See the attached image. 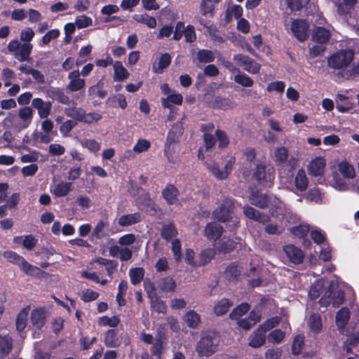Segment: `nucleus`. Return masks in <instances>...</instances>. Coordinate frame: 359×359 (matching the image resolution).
I'll return each instance as SVG.
<instances>
[{
  "mask_svg": "<svg viewBox=\"0 0 359 359\" xmlns=\"http://www.w3.org/2000/svg\"><path fill=\"white\" fill-rule=\"evenodd\" d=\"M284 338L285 332L278 329L271 332L268 335L269 341L273 344H280Z\"/></svg>",
  "mask_w": 359,
  "mask_h": 359,
  "instance_id": "nucleus-60",
  "label": "nucleus"
},
{
  "mask_svg": "<svg viewBox=\"0 0 359 359\" xmlns=\"http://www.w3.org/2000/svg\"><path fill=\"white\" fill-rule=\"evenodd\" d=\"M172 143L167 142L165 153L167 157L168 161L172 164H178L180 162L179 156L175 154L174 146L172 145Z\"/></svg>",
  "mask_w": 359,
  "mask_h": 359,
  "instance_id": "nucleus-51",
  "label": "nucleus"
},
{
  "mask_svg": "<svg viewBox=\"0 0 359 359\" xmlns=\"http://www.w3.org/2000/svg\"><path fill=\"white\" fill-rule=\"evenodd\" d=\"M140 197L136 199L139 208L142 210L148 211L149 208L155 210L156 205L150 198L149 194L143 189H138Z\"/></svg>",
  "mask_w": 359,
  "mask_h": 359,
  "instance_id": "nucleus-15",
  "label": "nucleus"
},
{
  "mask_svg": "<svg viewBox=\"0 0 359 359\" xmlns=\"http://www.w3.org/2000/svg\"><path fill=\"white\" fill-rule=\"evenodd\" d=\"M215 255L214 249L208 248L203 250L199 255L198 266L209 263Z\"/></svg>",
  "mask_w": 359,
  "mask_h": 359,
  "instance_id": "nucleus-48",
  "label": "nucleus"
},
{
  "mask_svg": "<svg viewBox=\"0 0 359 359\" xmlns=\"http://www.w3.org/2000/svg\"><path fill=\"white\" fill-rule=\"evenodd\" d=\"M218 339L214 334L203 335L196 346V351L200 356H210L217 347Z\"/></svg>",
  "mask_w": 359,
  "mask_h": 359,
  "instance_id": "nucleus-7",
  "label": "nucleus"
},
{
  "mask_svg": "<svg viewBox=\"0 0 359 359\" xmlns=\"http://www.w3.org/2000/svg\"><path fill=\"white\" fill-rule=\"evenodd\" d=\"M3 256L8 262L18 265L21 269V270H22L27 275L34 276L37 274L40 271L38 267L30 264L25 260L23 257L18 255L15 252L5 251L3 253Z\"/></svg>",
  "mask_w": 359,
  "mask_h": 359,
  "instance_id": "nucleus-6",
  "label": "nucleus"
},
{
  "mask_svg": "<svg viewBox=\"0 0 359 359\" xmlns=\"http://www.w3.org/2000/svg\"><path fill=\"white\" fill-rule=\"evenodd\" d=\"M280 323L278 317H273L262 324L249 338V346L252 348L262 346L266 341V332L275 327Z\"/></svg>",
  "mask_w": 359,
  "mask_h": 359,
  "instance_id": "nucleus-3",
  "label": "nucleus"
},
{
  "mask_svg": "<svg viewBox=\"0 0 359 359\" xmlns=\"http://www.w3.org/2000/svg\"><path fill=\"white\" fill-rule=\"evenodd\" d=\"M150 147L151 142L146 139L141 138L139 139L133 146V151L136 154H139L148 151Z\"/></svg>",
  "mask_w": 359,
  "mask_h": 359,
  "instance_id": "nucleus-47",
  "label": "nucleus"
},
{
  "mask_svg": "<svg viewBox=\"0 0 359 359\" xmlns=\"http://www.w3.org/2000/svg\"><path fill=\"white\" fill-rule=\"evenodd\" d=\"M250 203L260 208L267 207L269 203L268 197L264 194L258 193L252 194L250 198Z\"/></svg>",
  "mask_w": 359,
  "mask_h": 359,
  "instance_id": "nucleus-38",
  "label": "nucleus"
},
{
  "mask_svg": "<svg viewBox=\"0 0 359 359\" xmlns=\"http://www.w3.org/2000/svg\"><path fill=\"white\" fill-rule=\"evenodd\" d=\"M183 127L181 122H177L170 129L167 137V142H175L182 134Z\"/></svg>",
  "mask_w": 359,
  "mask_h": 359,
  "instance_id": "nucleus-37",
  "label": "nucleus"
},
{
  "mask_svg": "<svg viewBox=\"0 0 359 359\" xmlns=\"http://www.w3.org/2000/svg\"><path fill=\"white\" fill-rule=\"evenodd\" d=\"M114 69V80L115 81H123L129 77V72L124 67L122 62L116 61L113 64Z\"/></svg>",
  "mask_w": 359,
  "mask_h": 359,
  "instance_id": "nucleus-19",
  "label": "nucleus"
},
{
  "mask_svg": "<svg viewBox=\"0 0 359 359\" xmlns=\"http://www.w3.org/2000/svg\"><path fill=\"white\" fill-rule=\"evenodd\" d=\"M309 325L311 331L319 332L322 328V321L318 314H312L309 320Z\"/></svg>",
  "mask_w": 359,
  "mask_h": 359,
  "instance_id": "nucleus-55",
  "label": "nucleus"
},
{
  "mask_svg": "<svg viewBox=\"0 0 359 359\" xmlns=\"http://www.w3.org/2000/svg\"><path fill=\"white\" fill-rule=\"evenodd\" d=\"M118 11H119V8L118 6L109 4V5H107V6H104V7H102L100 12L102 15L108 16L107 18H106L104 19V22H109L114 20H120V18L116 16L109 17V15L118 12Z\"/></svg>",
  "mask_w": 359,
  "mask_h": 359,
  "instance_id": "nucleus-42",
  "label": "nucleus"
},
{
  "mask_svg": "<svg viewBox=\"0 0 359 359\" xmlns=\"http://www.w3.org/2000/svg\"><path fill=\"white\" fill-rule=\"evenodd\" d=\"M81 145L93 154L97 153L101 148L100 142L94 139L83 140L81 141Z\"/></svg>",
  "mask_w": 359,
  "mask_h": 359,
  "instance_id": "nucleus-44",
  "label": "nucleus"
},
{
  "mask_svg": "<svg viewBox=\"0 0 359 359\" xmlns=\"http://www.w3.org/2000/svg\"><path fill=\"white\" fill-rule=\"evenodd\" d=\"M198 60L201 62H210L215 59L213 53L208 50H201L197 54Z\"/></svg>",
  "mask_w": 359,
  "mask_h": 359,
  "instance_id": "nucleus-63",
  "label": "nucleus"
},
{
  "mask_svg": "<svg viewBox=\"0 0 359 359\" xmlns=\"http://www.w3.org/2000/svg\"><path fill=\"white\" fill-rule=\"evenodd\" d=\"M323 198V194L318 189H313L309 190L306 194V199L311 202H315L316 203H320Z\"/></svg>",
  "mask_w": 359,
  "mask_h": 359,
  "instance_id": "nucleus-62",
  "label": "nucleus"
},
{
  "mask_svg": "<svg viewBox=\"0 0 359 359\" xmlns=\"http://www.w3.org/2000/svg\"><path fill=\"white\" fill-rule=\"evenodd\" d=\"M308 183L309 182L305 171L302 169L299 170L294 177V184L296 188L299 191H303L306 189Z\"/></svg>",
  "mask_w": 359,
  "mask_h": 359,
  "instance_id": "nucleus-33",
  "label": "nucleus"
},
{
  "mask_svg": "<svg viewBox=\"0 0 359 359\" xmlns=\"http://www.w3.org/2000/svg\"><path fill=\"white\" fill-rule=\"evenodd\" d=\"M75 23L78 29H83L90 26L93 23V20L90 17L82 15L76 18Z\"/></svg>",
  "mask_w": 359,
  "mask_h": 359,
  "instance_id": "nucleus-61",
  "label": "nucleus"
},
{
  "mask_svg": "<svg viewBox=\"0 0 359 359\" xmlns=\"http://www.w3.org/2000/svg\"><path fill=\"white\" fill-rule=\"evenodd\" d=\"M254 177L261 183L270 187L274 180V169L269 165L259 163L257 165Z\"/></svg>",
  "mask_w": 359,
  "mask_h": 359,
  "instance_id": "nucleus-9",
  "label": "nucleus"
},
{
  "mask_svg": "<svg viewBox=\"0 0 359 359\" xmlns=\"http://www.w3.org/2000/svg\"><path fill=\"white\" fill-rule=\"evenodd\" d=\"M13 349V339L8 335L0 336V359H10L9 353Z\"/></svg>",
  "mask_w": 359,
  "mask_h": 359,
  "instance_id": "nucleus-17",
  "label": "nucleus"
},
{
  "mask_svg": "<svg viewBox=\"0 0 359 359\" xmlns=\"http://www.w3.org/2000/svg\"><path fill=\"white\" fill-rule=\"evenodd\" d=\"M60 36V31L57 29L48 31L41 39L40 46L47 45L52 40L57 39Z\"/></svg>",
  "mask_w": 359,
  "mask_h": 359,
  "instance_id": "nucleus-64",
  "label": "nucleus"
},
{
  "mask_svg": "<svg viewBox=\"0 0 359 359\" xmlns=\"http://www.w3.org/2000/svg\"><path fill=\"white\" fill-rule=\"evenodd\" d=\"M32 105L38 111V114L41 118H46L50 115L52 103L50 102L43 101L42 99L36 97L32 100Z\"/></svg>",
  "mask_w": 359,
  "mask_h": 359,
  "instance_id": "nucleus-13",
  "label": "nucleus"
},
{
  "mask_svg": "<svg viewBox=\"0 0 359 359\" xmlns=\"http://www.w3.org/2000/svg\"><path fill=\"white\" fill-rule=\"evenodd\" d=\"M178 194V189L172 184L167 185L162 191L163 197L170 205L177 203Z\"/></svg>",
  "mask_w": 359,
  "mask_h": 359,
  "instance_id": "nucleus-20",
  "label": "nucleus"
},
{
  "mask_svg": "<svg viewBox=\"0 0 359 359\" xmlns=\"http://www.w3.org/2000/svg\"><path fill=\"white\" fill-rule=\"evenodd\" d=\"M177 234V231L172 224H165L162 227L161 236L165 240H170L175 237Z\"/></svg>",
  "mask_w": 359,
  "mask_h": 359,
  "instance_id": "nucleus-52",
  "label": "nucleus"
},
{
  "mask_svg": "<svg viewBox=\"0 0 359 359\" xmlns=\"http://www.w3.org/2000/svg\"><path fill=\"white\" fill-rule=\"evenodd\" d=\"M330 38V31L327 28L317 27L313 31V39L319 43H327Z\"/></svg>",
  "mask_w": 359,
  "mask_h": 359,
  "instance_id": "nucleus-27",
  "label": "nucleus"
},
{
  "mask_svg": "<svg viewBox=\"0 0 359 359\" xmlns=\"http://www.w3.org/2000/svg\"><path fill=\"white\" fill-rule=\"evenodd\" d=\"M148 296L151 299V305L153 310L158 313H165L167 310V306L165 303L158 299L156 294H151L149 291H148Z\"/></svg>",
  "mask_w": 359,
  "mask_h": 359,
  "instance_id": "nucleus-32",
  "label": "nucleus"
},
{
  "mask_svg": "<svg viewBox=\"0 0 359 359\" xmlns=\"http://www.w3.org/2000/svg\"><path fill=\"white\" fill-rule=\"evenodd\" d=\"M104 344L108 347H118L121 344V340L114 330H108L104 337Z\"/></svg>",
  "mask_w": 359,
  "mask_h": 359,
  "instance_id": "nucleus-35",
  "label": "nucleus"
},
{
  "mask_svg": "<svg viewBox=\"0 0 359 359\" xmlns=\"http://www.w3.org/2000/svg\"><path fill=\"white\" fill-rule=\"evenodd\" d=\"M350 317V312L346 307H343L337 313L336 323L339 329L342 330L346 326Z\"/></svg>",
  "mask_w": 359,
  "mask_h": 359,
  "instance_id": "nucleus-36",
  "label": "nucleus"
},
{
  "mask_svg": "<svg viewBox=\"0 0 359 359\" xmlns=\"http://www.w3.org/2000/svg\"><path fill=\"white\" fill-rule=\"evenodd\" d=\"M354 59V52L351 49L337 51L327 58L328 66L334 69H344Z\"/></svg>",
  "mask_w": 359,
  "mask_h": 359,
  "instance_id": "nucleus-5",
  "label": "nucleus"
},
{
  "mask_svg": "<svg viewBox=\"0 0 359 359\" xmlns=\"http://www.w3.org/2000/svg\"><path fill=\"white\" fill-rule=\"evenodd\" d=\"M29 311V307L22 309L18 313L16 318V329L19 332L25 330L27 323V317Z\"/></svg>",
  "mask_w": 359,
  "mask_h": 359,
  "instance_id": "nucleus-34",
  "label": "nucleus"
},
{
  "mask_svg": "<svg viewBox=\"0 0 359 359\" xmlns=\"http://www.w3.org/2000/svg\"><path fill=\"white\" fill-rule=\"evenodd\" d=\"M30 320L34 329L41 330L46 321L45 311L42 309L33 310L30 316Z\"/></svg>",
  "mask_w": 359,
  "mask_h": 359,
  "instance_id": "nucleus-16",
  "label": "nucleus"
},
{
  "mask_svg": "<svg viewBox=\"0 0 359 359\" xmlns=\"http://www.w3.org/2000/svg\"><path fill=\"white\" fill-rule=\"evenodd\" d=\"M274 161L277 165H283L289 158L288 149L285 147H278L273 151Z\"/></svg>",
  "mask_w": 359,
  "mask_h": 359,
  "instance_id": "nucleus-31",
  "label": "nucleus"
},
{
  "mask_svg": "<svg viewBox=\"0 0 359 359\" xmlns=\"http://www.w3.org/2000/svg\"><path fill=\"white\" fill-rule=\"evenodd\" d=\"M158 287L161 292L165 293L173 292L176 289V283L172 278L168 276L161 278L158 281Z\"/></svg>",
  "mask_w": 359,
  "mask_h": 359,
  "instance_id": "nucleus-25",
  "label": "nucleus"
},
{
  "mask_svg": "<svg viewBox=\"0 0 359 359\" xmlns=\"http://www.w3.org/2000/svg\"><path fill=\"white\" fill-rule=\"evenodd\" d=\"M290 29L296 39L299 41H304L308 37L309 25L303 20H292Z\"/></svg>",
  "mask_w": 359,
  "mask_h": 359,
  "instance_id": "nucleus-10",
  "label": "nucleus"
},
{
  "mask_svg": "<svg viewBox=\"0 0 359 359\" xmlns=\"http://www.w3.org/2000/svg\"><path fill=\"white\" fill-rule=\"evenodd\" d=\"M346 22L347 25L359 36V13L351 11L346 15H340Z\"/></svg>",
  "mask_w": 359,
  "mask_h": 359,
  "instance_id": "nucleus-21",
  "label": "nucleus"
},
{
  "mask_svg": "<svg viewBox=\"0 0 359 359\" xmlns=\"http://www.w3.org/2000/svg\"><path fill=\"white\" fill-rule=\"evenodd\" d=\"M215 248L220 252H229L236 248L234 243L226 238L215 245Z\"/></svg>",
  "mask_w": 359,
  "mask_h": 359,
  "instance_id": "nucleus-54",
  "label": "nucleus"
},
{
  "mask_svg": "<svg viewBox=\"0 0 359 359\" xmlns=\"http://www.w3.org/2000/svg\"><path fill=\"white\" fill-rule=\"evenodd\" d=\"M325 285V280H320L313 283L309 292V296L312 299L318 298L323 292V288Z\"/></svg>",
  "mask_w": 359,
  "mask_h": 359,
  "instance_id": "nucleus-45",
  "label": "nucleus"
},
{
  "mask_svg": "<svg viewBox=\"0 0 359 359\" xmlns=\"http://www.w3.org/2000/svg\"><path fill=\"white\" fill-rule=\"evenodd\" d=\"M166 349V343L161 337L155 339L151 348V353L153 355L156 356L158 359L161 358V355L165 353Z\"/></svg>",
  "mask_w": 359,
  "mask_h": 359,
  "instance_id": "nucleus-30",
  "label": "nucleus"
},
{
  "mask_svg": "<svg viewBox=\"0 0 359 359\" xmlns=\"http://www.w3.org/2000/svg\"><path fill=\"white\" fill-rule=\"evenodd\" d=\"M249 309L250 306L248 304H241L232 311L230 313V318L231 319L238 320V318L245 314Z\"/></svg>",
  "mask_w": 359,
  "mask_h": 359,
  "instance_id": "nucleus-56",
  "label": "nucleus"
},
{
  "mask_svg": "<svg viewBox=\"0 0 359 359\" xmlns=\"http://www.w3.org/2000/svg\"><path fill=\"white\" fill-rule=\"evenodd\" d=\"M142 215L139 212L122 215L119 217L118 224L121 226H128L141 222Z\"/></svg>",
  "mask_w": 359,
  "mask_h": 359,
  "instance_id": "nucleus-23",
  "label": "nucleus"
},
{
  "mask_svg": "<svg viewBox=\"0 0 359 359\" xmlns=\"http://www.w3.org/2000/svg\"><path fill=\"white\" fill-rule=\"evenodd\" d=\"M232 306V303L226 298L219 300L214 306V312L217 316L226 313Z\"/></svg>",
  "mask_w": 359,
  "mask_h": 359,
  "instance_id": "nucleus-39",
  "label": "nucleus"
},
{
  "mask_svg": "<svg viewBox=\"0 0 359 359\" xmlns=\"http://www.w3.org/2000/svg\"><path fill=\"white\" fill-rule=\"evenodd\" d=\"M171 61V57L169 54L165 53L161 55L158 61V66L156 67L154 66V72L157 74H161L165 68L169 66Z\"/></svg>",
  "mask_w": 359,
  "mask_h": 359,
  "instance_id": "nucleus-53",
  "label": "nucleus"
},
{
  "mask_svg": "<svg viewBox=\"0 0 359 359\" xmlns=\"http://www.w3.org/2000/svg\"><path fill=\"white\" fill-rule=\"evenodd\" d=\"M243 213L248 218L259 222H265L268 220L267 216L262 215L258 210L249 205L243 207Z\"/></svg>",
  "mask_w": 359,
  "mask_h": 359,
  "instance_id": "nucleus-28",
  "label": "nucleus"
},
{
  "mask_svg": "<svg viewBox=\"0 0 359 359\" xmlns=\"http://www.w3.org/2000/svg\"><path fill=\"white\" fill-rule=\"evenodd\" d=\"M131 283L137 285L141 282L144 276V270L142 268H135L130 271Z\"/></svg>",
  "mask_w": 359,
  "mask_h": 359,
  "instance_id": "nucleus-58",
  "label": "nucleus"
},
{
  "mask_svg": "<svg viewBox=\"0 0 359 359\" xmlns=\"http://www.w3.org/2000/svg\"><path fill=\"white\" fill-rule=\"evenodd\" d=\"M34 32L30 27L25 28L20 33L21 43L18 39L11 40L8 44V50L13 53L15 57L20 62H29L31 60L30 54L33 45L30 41L34 36Z\"/></svg>",
  "mask_w": 359,
  "mask_h": 359,
  "instance_id": "nucleus-1",
  "label": "nucleus"
},
{
  "mask_svg": "<svg viewBox=\"0 0 359 359\" xmlns=\"http://www.w3.org/2000/svg\"><path fill=\"white\" fill-rule=\"evenodd\" d=\"M22 243V245L25 248L31 250H32L37 242V240L32 236V235H28L25 236H16L14 238V242L15 243Z\"/></svg>",
  "mask_w": 359,
  "mask_h": 359,
  "instance_id": "nucleus-41",
  "label": "nucleus"
},
{
  "mask_svg": "<svg viewBox=\"0 0 359 359\" xmlns=\"http://www.w3.org/2000/svg\"><path fill=\"white\" fill-rule=\"evenodd\" d=\"M326 166V160L322 156L311 159L307 165L309 174L312 177H322Z\"/></svg>",
  "mask_w": 359,
  "mask_h": 359,
  "instance_id": "nucleus-11",
  "label": "nucleus"
},
{
  "mask_svg": "<svg viewBox=\"0 0 359 359\" xmlns=\"http://www.w3.org/2000/svg\"><path fill=\"white\" fill-rule=\"evenodd\" d=\"M68 79L70 81L67 89L70 91H78L85 86V80L80 78V72L78 70L71 72L68 75Z\"/></svg>",
  "mask_w": 359,
  "mask_h": 359,
  "instance_id": "nucleus-14",
  "label": "nucleus"
},
{
  "mask_svg": "<svg viewBox=\"0 0 359 359\" xmlns=\"http://www.w3.org/2000/svg\"><path fill=\"white\" fill-rule=\"evenodd\" d=\"M284 252L289 259L294 264H299L304 259V255L303 252L293 245H286L284 248Z\"/></svg>",
  "mask_w": 359,
  "mask_h": 359,
  "instance_id": "nucleus-18",
  "label": "nucleus"
},
{
  "mask_svg": "<svg viewBox=\"0 0 359 359\" xmlns=\"http://www.w3.org/2000/svg\"><path fill=\"white\" fill-rule=\"evenodd\" d=\"M222 230V227L219 224L210 223L205 226V236L209 240L215 241L221 236Z\"/></svg>",
  "mask_w": 359,
  "mask_h": 359,
  "instance_id": "nucleus-22",
  "label": "nucleus"
},
{
  "mask_svg": "<svg viewBox=\"0 0 359 359\" xmlns=\"http://www.w3.org/2000/svg\"><path fill=\"white\" fill-rule=\"evenodd\" d=\"M233 209L234 203L233 199L226 197L224 198L222 203L214 211L213 215L219 222L231 221L236 226L239 223V219L234 215Z\"/></svg>",
  "mask_w": 359,
  "mask_h": 359,
  "instance_id": "nucleus-4",
  "label": "nucleus"
},
{
  "mask_svg": "<svg viewBox=\"0 0 359 359\" xmlns=\"http://www.w3.org/2000/svg\"><path fill=\"white\" fill-rule=\"evenodd\" d=\"M98 323L101 326H109L111 327H115L118 326L120 320L116 316H102L99 318Z\"/></svg>",
  "mask_w": 359,
  "mask_h": 359,
  "instance_id": "nucleus-57",
  "label": "nucleus"
},
{
  "mask_svg": "<svg viewBox=\"0 0 359 359\" xmlns=\"http://www.w3.org/2000/svg\"><path fill=\"white\" fill-rule=\"evenodd\" d=\"M235 161V158L231 157L225 164L224 168H219L218 165L215 162L208 163L206 166L208 170L215 178L223 180L226 179L231 172Z\"/></svg>",
  "mask_w": 359,
  "mask_h": 359,
  "instance_id": "nucleus-8",
  "label": "nucleus"
},
{
  "mask_svg": "<svg viewBox=\"0 0 359 359\" xmlns=\"http://www.w3.org/2000/svg\"><path fill=\"white\" fill-rule=\"evenodd\" d=\"M18 118L19 121L15 126V128L18 130L27 128L32 121L33 110L29 107H25L20 109Z\"/></svg>",
  "mask_w": 359,
  "mask_h": 359,
  "instance_id": "nucleus-12",
  "label": "nucleus"
},
{
  "mask_svg": "<svg viewBox=\"0 0 359 359\" xmlns=\"http://www.w3.org/2000/svg\"><path fill=\"white\" fill-rule=\"evenodd\" d=\"M234 81L236 83L246 88L252 86L254 83L253 80L250 76L241 72L240 71L235 76Z\"/></svg>",
  "mask_w": 359,
  "mask_h": 359,
  "instance_id": "nucleus-49",
  "label": "nucleus"
},
{
  "mask_svg": "<svg viewBox=\"0 0 359 359\" xmlns=\"http://www.w3.org/2000/svg\"><path fill=\"white\" fill-rule=\"evenodd\" d=\"M183 97L180 93H170L166 97L161 98L162 106L164 108L171 109L173 104L181 105Z\"/></svg>",
  "mask_w": 359,
  "mask_h": 359,
  "instance_id": "nucleus-24",
  "label": "nucleus"
},
{
  "mask_svg": "<svg viewBox=\"0 0 359 359\" xmlns=\"http://www.w3.org/2000/svg\"><path fill=\"white\" fill-rule=\"evenodd\" d=\"M338 278H334L330 281L327 288L325 290L319 302L323 306L332 304L334 307H338L344 302V294L342 291Z\"/></svg>",
  "mask_w": 359,
  "mask_h": 359,
  "instance_id": "nucleus-2",
  "label": "nucleus"
},
{
  "mask_svg": "<svg viewBox=\"0 0 359 359\" xmlns=\"http://www.w3.org/2000/svg\"><path fill=\"white\" fill-rule=\"evenodd\" d=\"M48 95L50 98L65 104H69L70 102L69 98L58 89L50 90Z\"/></svg>",
  "mask_w": 359,
  "mask_h": 359,
  "instance_id": "nucleus-46",
  "label": "nucleus"
},
{
  "mask_svg": "<svg viewBox=\"0 0 359 359\" xmlns=\"http://www.w3.org/2000/svg\"><path fill=\"white\" fill-rule=\"evenodd\" d=\"M71 182H61L51 187V192L57 197H63L72 191Z\"/></svg>",
  "mask_w": 359,
  "mask_h": 359,
  "instance_id": "nucleus-26",
  "label": "nucleus"
},
{
  "mask_svg": "<svg viewBox=\"0 0 359 359\" xmlns=\"http://www.w3.org/2000/svg\"><path fill=\"white\" fill-rule=\"evenodd\" d=\"M65 114L73 118H75L79 121H81L84 111L81 108L73 107L67 108L65 111Z\"/></svg>",
  "mask_w": 359,
  "mask_h": 359,
  "instance_id": "nucleus-59",
  "label": "nucleus"
},
{
  "mask_svg": "<svg viewBox=\"0 0 359 359\" xmlns=\"http://www.w3.org/2000/svg\"><path fill=\"white\" fill-rule=\"evenodd\" d=\"M337 7V13L339 15H346L351 11V8L355 3L356 0H332Z\"/></svg>",
  "mask_w": 359,
  "mask_h": 359,
  "instance_id": "nucleus-29",
  "label": "nucleus"
},
{
  "mask_svg": "<svg viewBox=\"0 0 359 359\" xmlns=\"http://www.w3.org/2000/svg\"><path fill=\"white\" fill-rule=\"evenodd\" d=\"M133 18L137 22L146 25L149 28L153 29L156 26V19L148 14H137Z\"/></svg>",
  "mask_w": 359,
  "mask_h": 359,
  "instance_id": "nucleus-43",
  "label": "nucleus"
},
{
  "mask_svg": "<svg viewBox=\"0 0 359 359\" xmlns=\"http://www.w3.org/2000/svg\"><path fill=\"white\" fill-rule=\"evenodd\" d=\"M340 173L345 178H352L355 175V170L351 165L347 162H341L338 165Z\"/></svg>",
  "mask_w": 359,
  "mask_h": 359,
  "instance_id": "nucleus-50",
  "label": "nucleus"
},
{
  "mask_svg": "<svg viewBox=\"0 0 359 359\" xmlns=\"http://www.w3.org/2000/svg\"><path fill=\"white\" fill-rule=\"evenodd\" d=\"M187 325L191 328H197L201 323L200 316L194 311H189L184 316Z\"/></svg>",
  "mask_w": 359,
  "mask_h": 359,
  "instance_id": "nucleus-40",
  "label": "nucleus"
}]
</instances>
